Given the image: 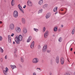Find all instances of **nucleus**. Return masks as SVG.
Listing matches in <instances>:
<instances>
[{
  "instance_id": "obj_1",
  "label": "nucleus",
  "mask_w": 75,
  "mask_h": 75,
  "mask_svg": "<svg viewBox=\"0 0 75 75\" xmlns=\"http://www.w3.org/2000/svg\"><path fill=\"white\" fill-rule=\"evenodd\" d=\"M23 38L21 35H19L18 36H16L15 38V41L17 44H19L20 42L22 40Z\"/></svg>"
},
{
  "instance_id": "obj_2",
  "label": "nucleus",
  "mask_w": 75,
  "mask_h": 75,
  "mask_svg": "<svg viewBox=\"0 0 75 75\" xmlns=\"http://www.w3.org/2000/svg\"><path fill=\"white\" fill-rule=\"evenodd\" d=\"M32 62L33 64H37V63L39 62V60L38 58H35L32 59Z\"/></svg>"
},
{
  "instance_id": "obj_3",
  "label": "nucleus",
  "mask_w": 75,
  "mask_h": 75,
  "mask_svg": "<svg viewBox=\"0 0 75 75\" xmlns=\"http://www.w3.org/2000/svg\"><path fill=\"white\" fill-rule=\"evenodd\" d=\"M47 45H45L43 46L42 49V52H45L46 51H47Z\"/></svg>"
},
{
  "instance_id": "obj_4",
  "label": "nucleus",
  "mask_w": 75,
  "mask_h": 75,
  "mask_svg": "<svg viewBox=\"0 0 75 75\" xmlns=\"http://www.w3.org/2000/svg\"><path fill=\"white\" fill-rule=\"evenodd\" d=\"M13 15L14 17L15 18H17L18 17V12L17 11H14L13 13Z\"/></svg>"
},
{
  "instance_id": "obj_5",
  "label": "nucleus",
  "mask_w": 75,
  "mask_h": 75,
  "mask_svg": "<svg viewBox=\"0 0 75 75\" xmlns=\"http://www.w3.org/2000/svg\"><path fill=\"white\" fill-rule=\"evenodd\" d=\"M8 71V69L7 67H6L5 69V70H4L3 71V72L4 74V75H7V72Z\"/></svg>"
},
{
  "instance_id": "obj_6",
  "label": "nucleus",
  "mask_w": 75,
  "mask_h": 75,
  "mask_svg": "<svg viewBox=\"0 0 75 75\" xmlns=\"http://www.w3.org/2000/svg\"><path fill=\"white\" fill-rule=\"evenodd\" d=\"M9 28L11 30H13L14 29V24L11 23L10 25Z\"/></svg>"
},
{
  "instance_id": "obj_7",
  "label": "nucleus",
  "mask_w": 75,
  "mask_h": 75,
  "mask_svg": "<svg viewBox=\"0 0 75 75\" xmlns=\"http://www.w3.org/2000/svg\"><path fill=\"white\" fill-rule=\"evenodd\" d=\"M27 4L29 7H32L33 6V3L30 0H28L27 2Z\"/></svg>"
},
{
  "instance_id": "obj_8",
  "label": "nucleus",
  "mask_w": 75,
  "mask_h": 75,
  "mask_svg": "<svg viewBox=\"0 0 75 75\" xmlns=\"http://www.w3.org/2000/svg\"><path fill=\"white\" fill-rule=\"evenodd\" d=\"M49 34L48 31H46L44 35V38H47V37H48Z\"/></svg>"
},
{
  "instance_id": "obj_9",
  "label": "nucleus",
  "mask_w": 75,
  "mask_h": 75,
  "mask_svg": "<svg viewBox=\"0 0 75 75\" xmlns=\"http://www.w3.org/2000/svg\"><path fill=\"white\" fill-rule=\"evenodd\" d=\"M51 17V13H48L46 14L45 17L46 19L49 18Z\"/></svg>"
},
{
  "instance_id": "obj_10",
  "label": "nucleus",
  "mask_w": 75,
  "mask_h": 75,
  "mask_svg": "<svg viewBox=\"0 0 75 75\" xmlns=\"http://www.w3.org/2000/svg\"><path fill=\"white\" fill-rule=\"evenodd\" d=\"M18 8H19V9L20 10V11H21V13H24V11H23V10H22V9H21V8H22V7H21V6L20 5V4H19L18 6Z\"/></svg>"
},
{
  "instance_id": "obj_11",
  "label": "nucleus",
  "mask_w": 75,
  "mask_h": 75,
  "mask_svg": "<svg viewBox=\"0 0 75 75\" xmlns=\"http://www.w3.org/2000/svg\"><path fill=\"white\" fill-rule=\"evenodd\" d=\"M60 62L62 65H63L64 64V59L63 57L61 58L60 59Z\"/></svg>"
},
{
  "instance_id": "obj_12",
  "label": "nucleus",
  "mask_w": 75,
  "mask_h": 75,
  "mask_svg": "<svg viewBox=\"0 0 75 75\" xmlns=\"http://www.w3.org/2000/svg\"><path fill=\"white\" fill-rule=\"evenodd\" d=\"M27 32V28H24L23 29V33H24V34H26Z\"/></svg>"
},
{
  "instance_id": "obj_13",
  "label": "nucleus",
  "mask_w": 75,
  "mask_h": 75,
  "mask_svg": "<svg viewBox=\"0 0 75 75\" xmlns=\"http://www.w3.org/2000/svg\"><path fill=\"white\" fill-rule=\"evenodd\" d=\"M16 30L17 33H20L21 32V29H20V27H18L17 28H16Z\"/></svg>"
},
{
  "instance_id": "obj_14",
  "label": "nucleus",
  "mask_w": 75,
  "mask_h": 75,
  "mask_svg": "<svg viewBox=\"0 0 75 75\" xmlns=\"http://www.w3.org/2000/svg\"><path fill=\"white\" fill-rule=\"evenodd\" d=\"M8 41L9 43H11V36L10 35H9L8 36Z\"/></svg>"
},
{
  "instance_id": "obj_15",
  "label": "nucleus",
  "mask_w": 75,
  "mask_h": 75,
  "mask_svg": "<svg viewBox=\"0 0 75 75\" xmlns=\"http://www.w3.org/2000/svg\"><path fill=\"white\" fill-rule=\"evenodd\" d=\"M34 41H33L31 43V45H30V47L32 49L34 48Z\"/></svg>"
},
{
  "instance_id": "obj_16",
  "label": "nucleus",
  "mask_w": 75,
  "mask_h": 75,
  "mask_svg": "<svg viewBox=\"0 0 75 75\" xmlns=\"http://www.w3.org/2000/svg\"><path fill=\"white\" fill-rule=\"evenodd\" d=\"M22 22L23 24H25V18H22Z\"/></svg>"
},
{
  "instance_id": "obj_17",
  "label": "nucleus",
  "mask_w": 75,
  "mask_h": 75,
  "mask_svg": "<svg viewBox=\"0 0 75 75\" xmlns=\"http://www.w3.org/2000/svg\"><path fill=\"white\" fill-rule=\"evenodd\" d=\"M56 62L57 64H58L59 63V57L58 56H57L56 59Z\"/></svg>"
},
{
  "instance_id": "obj_18",
  "label": "nucleus",
  "mask_w": 75,
  "mask_h": 75,
  "mask_svg": "<svg viewBox=\"0 0 75 75\" xmlns=\"http://www.w3.org/2000/svg\"><path fill=\"white\" fill-rule=\"evenodd\" d=\"M57 30H58V27H57V26H56L54 28V32H57Z\"/></svg>"
},
{
  "instance_id": "obj_19",
  "label": "nucleus",
  "mask_w": 75,
  "mask_h": 75,
  "mask_svg": "<svg viewBox=\"0 0 75 75\" xmlns=\"http://www.w3.org/2000/svg\"><path fill=\"white\" fill-rule=\"evenodd\" d=\"M43 3V1L42 0H40L38 2V4L39 5L41 6V4H42Z\"/></svg>"
},
{
  "instance_id": "obj_20",
  "label": "nucleus",
  "mask_w": 75,
  "mask_h": 75,
  "mask_svg": "<svg viewBox=\"0 0 75 75\" xmlns=\"http://www.w3.org/2000/svg\"><path fill=\"white\" fill-rule=\"evenodd\" d=\"M47 7H48V4H45L42 7L43 8L45 9V8H47Z\"/></svg>"
},
{
  "instance_id": "obj_21",
  "label": "nucleus",
  "mask_w": 75,
  "mask_h": 75,
  "mask_svg": "<svg viewBox=\"0 0 75 75\" xmlns=\"http://www.w3.org/2000/svg\"><path fill=\"white\" fill-rule=\"evenodd\" d=\"M31 37H29V38L27 39V42H29L31 41Z\"/></svg>"
},
{
  "instance_id": "obj_22",
  "label": "nucleus",
  "mask_w": 75,
  "mask_h": 75,
  "mask_svg": "<svg viewBox=\"0 0 75 75\" xmlns=\"http://www.w3.org/2000/svg\"><path fill=\"white\" fill-rule=\"evenodd\" d=\"M57 9H58V7H55L53 9V11L54 12H55L57 11Z\"/></svg>"
},
{
  "instance_id": "obj_23",
  "label": "nucleus",
  "mask_w": 75,
  "mask_h": 75,
  "mask_svg": "<svg viewBox=\"0 0 75 75\" xmlns=\"http://www.w3.org/2000/svg\"><path fill=\"white\" fill-rule=\"evenodd\" d=\"M0 52H1V53H3V52H4V50H3V49H2L1 47H0Z\"/></svg>"
},
{
  "instance_id": "obj_24",
  "label": "nucleus",
  "mask_w": 75,
  "mask_h": 75,
  "mask_svg": "<svg viewBox=\"0 0 75 75\" xmlns=\"http://www.w3.org/2000/svg\"><path fill=\"white\" fill-rule=\"evenodd\" d=\"M11 67L12 68V69H13L14 68H16V66L14 65H12L11 66Z\"/></svg>"
},
{
  "instance_id": "obj_25",
  "label": "nucleus",
  "mask_w": 75,
  "mask_h": 75,
  "mask_svg": "<svg viewBox=\"0 0 75 75\" xmlns=\"http://www.w3.org/2000/svg\"><path fill=\"white\" fill-rule=\"evenodd\" d=\"M21 61L22 62H24V58L23 57H22L21 58Z\"/></svg>"
},
{
  "instance_id": "obj_26",
  "label": "nucleus",
  "mask_w": 75,
  "mask_h": 75,
  "mask_svg": "<svg viewBox=\"0 0 75 75\" xmlns=\"http://www.w3.org/2000/svg\"><path fill=\"white\" fill-rule=\"evenodd\" d=\"M14 0H12L11 3L12 6H13L14 5Z\"/></svg>"
},
{
  "instance_id": "obj_27",
  "label": "nucleus",
  "mask_w": 75,
  "mask_h": 75,
  "mask_svg": "<svg viewBox=\"0 0 75 75\" xmlns=\"http://www.w3.org/2000/svg\"><path fill=\"white\" fill-rule=\"evenodd\" d=\"M62 40V38L61 37L59 38L58 39V41L59 42H61Z\"/></svg>"
},
{
  "instance_id": "obj_28",
  "label": "nucleus",
  "mask_w": 75,
  "mask_h": 75,
  "mask_svg": "<svg viewBox=\"0 0 75 75\" xmlns=\"http://www.w3.org/2000/svg\"><path fill=\"white\" fill-rule=\"evenodd\" d=\"M42 9H41L39 11V13H41L42 12Z\"/></svg>"
},
{
  "instance_id": "obj_29",
  "label": "nucleus",
  "mask_w": 75,
  "mask_h": 75,
  "mask_svg": "<svg viewBox=\"0 0 75 75\" xmlns=\"http://www.w3.org/2000/svg\"><path fill=\"white\" fill-rule=\"evenodd\" d=\"M33 30H34V31H36V32H38V29L34 28Z\"/></svg>"
},
{
  "instance_id": "obj_30",
  "label": "nucleus",
  "mask_w": 75,
  "mask_h": 75,
  "mask_svg": "<svg viewBox=\"0 0 75 75\" xmlns=\"http://www.w3.org/2000/svg\"><path fill=\"white\" fill-rule=\"evenodd\" d=\"M74 32H75V29H73L72 32V34H74Z\"/></svg>"
},
{
  "instance_id": "obj_31",
  "label": "nucleus",
  "mask_w": 75,
  "mask_h": 75,
  "mask_svg": "<svg viewBox=\"0 0 75 75\" xmlns=\"http://www.w3.org/2000/svg\"><path fill=\"white\" fill-rule=\"evenodd\" d=\"M43 32H45V27H44L43 28Z\"/></svg>"
},
{
  "instance_id": "obj_32",
  "label": "nucleus",
  "mask_w": 75,
  "mask_h": 75,
  "mask_svg": "<svg viewBox=\"0 0 75 75\" xmlns=\"http://www.w3.org/2000/svg\"><path fill=\"white\" fill-rule=\"evenodd\" d=\"M2 40H3V38L1 36H0V41H2Z\"/></svg>"
},
{
  "instance_id": "obj_33",
  "label": "nucleus",
  "mask_w": 75,
  "mask_h": 75,
  "mask_svg": "<svg viewBox=\"0 0 75 75\" xmlns=\"http://www.w3.org/2000/svg\"><path fill=\"white\" fill-rule=\"evenodd\" d=\"M36 69V70H38V69H39V70H40V71H41V69L40 68H37Z\"/></svg>"
},
{
  "instance_id": "obj_34",
  "label": "nucleus",
  "mask_w": 75,
  "mask_h": 75,
  "mask_svg": "<svg viewBox=\"0 0 75 75\" xmlns=\"http://www.w3.org/2000/svg\"><path fill=\"white\" fill-rule=\"evenodd\" d=\"M3 60V58H1L0 59V61L1 62H2Z\"/></svg>"
},
{
  "instance_id": "obj_35",
  "label": "nucleus",
  "mask_w": 75,
  "mask_h": 75,
  "mask_svg": "<svg viewBox=\"0 0 75 75\" xmlns=\"http://www.w3.org/2000/svg\"><path fill=\"white\" fill-rule=\"evenodd\" d=\"M64 75H70V74L69 73H66Z\"/></svg>"
},
{
  "instance_id": "obj_36",
  "label": "nucleus",
  "mask_w": 75,
  "mask_h": 75,
  "mask_svg": "<svg viewBox=\"0 0 75 75\" xmlns=\"http://www.w3.org/2000/svg\"><path fill=\"white\" fill-rule=\"evenodd\" d=\"M5 59H7V55H6L5 57Z\"/></svg>"
},
{
  "instance_id": "obj_37",
  "label": "nucleus",
  "mask_w": 75,
  "mask_h": 75,
  "mask_svg": "<svg viewBox=\"0 0 75 75\" xmlns=\"http://www.w3.org/2000/svg\"><path fill=\"white\" fill-rule=\"evenodd\" d=\"M50 62L51 63V64H52V62H53V60L52 59H51L50 61Z\"/></svg>"
},
{
  "instance_id": "obj_38",
  "label": "nucleus",
  "mask_w": 75,
  "mask_h": 75,
  "mask_svg": "<svg viewBox=\"0 0 75 75\" xmlns=\"http://www.w3.org/2000/svg\"><path fill=\"white\" fill-rule=\"evenodd\" d=\"M19 67H20V68H22V65L20 64H19Z\"/></svg>"
},
{
  "instance_id": "obj_39",
  "label": "nucleus",
  "mask_w": 75,
  "mask_h": 75,
  "mask_svg": "<svg viewBox=\"0 0 75 75\" xmlns=\"http://www.w3.org/2000/svg\"><path fill=\"white\" fill-rule=\"evenodd\" d=\"M14 33H12L11 35V37H13V36H14Z\"/></svg>"
},
{
  "instance_id": "obj_40",
  "label": "nucleus",
  "mask_w": 75,
  "mask_h": 75,
  "mask_svg": "<svg viewBox=\"0 0 75 75\" xmlns=\"http://www.w3.org/2000/svg\"><path fill=\"white\" fill-rule=\"evenodd\" d=\"M47 52H51V50H48L47 51Z\"/></svg>"
},
{
  "instance_id": "obj_41",
  "label": "nucleus",
  "mask_w": 75,
  "mask_h": 75,
  "mask_svg": "<svg viewBox=\"0 0 75 75\" xmlns=\"http://www.w3.org/2000/svg\"><path fill=\"white\" fill-rule=\"evenodd\" d=\"M60 31H61V29H60V28L58 29V32H60Z\"/></svg>"
},
{
  "instance_id": "obj_42",
  "label": "nucleus",
  "mask_w": 75,
  "mask_h": 75,
  "mask_svg": "<svg viewBox=\"0 0 75 75\" xmlns=\"http://www.w3.org/2000/svg\"><path fill=\"white\" fill-rule=\"evenodd\" d=\"M33 75H36V73L35 72H34L33 74Z\"/></svg>"
},
{
  "instance_id": "obj_43",
  "label": "nucleus",
  "mask_w": 75,
  "mask_h": 75,
  "mask_svg": "<svg viewBox=\"0 0 75 75\" xmlns=\"http://www.w3.org/2000/svg\"><path fill=\"white\" fill-rule=\"evenodd\" d=\"M26 7V6L25 5H24V6L23 7V8H25Z\"/></svg>"
},
{
  "instance_id": "obj_44",
  "label": "nucleus",
  "mask_w": 75,
  "mask_h": 75,
  "mask_svg": "<svg viewBox=\"0 0 75 75\" xmlns=\"http://www.w3.org/2000/svg\"><path fill=\"white\" fill-rule=\"evenodd\" d=\"M49 74H50V75H51L52 74V72H50Z\"/></svg>"
},
{
  "instance_id": "obj_45",
  "label": "nucleus",
  "mask_w": 75,
  "mask_h": 75,
  "mask_svg": "<svg viewBox=\"0 0 75 75\" xmlns=\"http://www.w3.org/2000/svg\"><path fill=\"white\" fill-rule=\"evenodd\" d=\"M15 57H17V54H15Z\"/></svg>"
},
{
  "instance_id": "obj_46",
  "label": "nucleus",
  "mask_w": 75,
  "mask_h": 75,
  "mask_svg": "<svg viewBox=\"0 0 75 75\" xmlns=\"http://www.w3.org/2000/svg\"><path fill=\"white\" fill-rule=\"evenodd\" d=\"M72 48H71V49H70V51H72Z\"/></svg>"
},
{
  "instance_id": "obj_47",
  "label": "nucleus",
  "mask_w": 75,
  "mask_h": 75,
  "mask_svg": "<svg viewBox=\"0 0 75 75\" xmlns=\"http://www.w3.org/2000/svg\"><path fill=\"white\" fill-rule=\"evenodd\" d=\"M57 13H58L57 12H56L55 13V14H57Z\"/></svg>"
},
{
  "instance_id": "obj_48",
  "label": "nucleus",
  "mask_w": 75,
  "mask_h": 75,
  "mask_svg": "<svg viewBox=\"0 0 75 75\" xmlns=\"http://www.w3.org/2000/svg\"><path fill=\"white\" fill-rule=\"evenodd\" d=\"M13 44H15V42H13Z\"/></svg>"
},
{
  "instance_id": "obj_49",
  "label": "nucleus",
  "mask_w": 75,
  "mask_h": 75,
  "mask_svg": "<svg viewBox=\"0 0 75 75\" xmlns=\"http://www.w3.org/2000/svg\"><path fill=\"white\" fill-rule=\"evenodd\" d=\"M2 23V22L1 21V22H0V24H1Z\"/></svg>"
},
{
  "instance_id": "obj_50",
  "label": "nucleus",
  "mask_w": 75,
  "mask_h": 75,
  "mask_svg": "<svg viewBox=\"0 0 75 75\" xmlns=\"http://www.w3.org/2000/svg\"><path fill=\"white\" fill-rule=\"evenodd\" d=\"M61 11H64V10L63 9H62L61 10Z\"/></svg>"
},
{
  "instance_id": "obj_51",
  "label": "nucleus",
  "mask_w": 75,
  "mask_h": 75,
  "mask_svg": "<svg viewBox=\"0 0 75 75\" xmlns=\"http://www.w3.org/2000/svg\"><path fill=\"white\" fill-rule=\"evenodd\" d=\"M38 47H39V48H40V46H38Z\"/></svg>"
},
{
  "instance_id": "obj_52",
  "label": "nucleus",
  "mask_w": 75,
  "mask_h": 75,
  "mask_svg": "<svg viewBox=\"0 0 75 75\" xmlns=\"http://www.w3.org/2000/svg\"><path fill=\"white\" fill-rule=\"evenodd\" d=\"M62 27H64V26L63 25H62Z\"/></svg>"
},
{
  "instance_id": "obj_53",
  "label": "nucleus",
  "mask_w": 75,
  "mask_h": 75,
  "mask_svg": "<svg viewBox=\"0 0 75 75\" xmlns=\"http://www.w3.org/2000/svg\"><path fill=\"white\" fill-rule=\"evenodd\" d=\"M68 59V61L69 62V60H68V59Z\"/></svg>"
},
{
  "instance_id": "obj_54",
  "label": "nucleus",
  "mask_w": 75,
  "mask_h": 75,
  "mask_svg": "<svg viewBox=\"0 0 75 75\" xmlns=\"http://www.w3.org/2000/svg\"><path fill=\"white\" fill-rule=\"evenodd\" d=\"M15 50H16V51H17V49H15Z\"/></svg>"
},
{
  "instance_id": "obj_55",
  "label": "nucleus",
  "mask_w": 75,
  "mask_h": 75,
  "mask_svg": "<svg viewBox=\"0 0 75 75\" xmlns=\"http://www.w3.org/2000/svg\"><path fill=\"white\" fill-rule=\"evenodd\" d=\"M74 54H75V51L74 52Z\"/></svg>"
},
{
  "instance_id": "obj_56",
  "label": "nucleus",
  "mask_w": 75,
  "mask_h": 75,
  "mask_svg": "<svg viewBox=\"0 0 75 75\" xmlns=\"http://www.w3.org/2000/svg\"><path fill=\"white\" fill-rule=\"evenodd\" d=\"M65 13H66V12H65V13H64V14H65Z\"/></svg>"
},
{
  "instance_id": "obj_57",
  "label": "nucleus",
  "mask_w": 75,
  "mask_h": 75,
  "mask_svg": "<svg viewBox=\"0 0 75 75\" xmlns=\"http://www.w3.org/2000/svg\"><path fill=\"white\" fill-rule=\"evenodd\" d=\"M74 5H75V3H74Z\"/></svg>"
},
{
  "instance_id": "obj_58",
  "label": "nucleus",
  "mask_w": 75,
  "mask_h": 75,
  "mask_svg": "<svg viewBox=\"0 0 75 75\" xmlns=\"http://www.w3.org/2000/svg\"><path fill=\"white\" fill-rule=\"evenodd\" d=\"M66 10H67V9L66 8Z\"/></svg>"
}]
</instances>
